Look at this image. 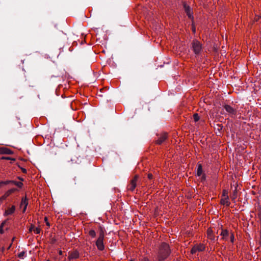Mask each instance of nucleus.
<instances>
[{"mask_svg":"<svg viewBox=\"0 0 261 261\" xmlns=\"http://www.w3.org/2000/svg\"><path fill=\"white\" fill-rule=\"evenodd\" d=\"M79 257V253L77 251H74L69 253V259H76Z\"/></svg>","mask_w":261,"mask_h":261,"instance_id":"4468645a","label":"nucleus"},{"mask_svg":"<svg viewBox=\"0 0 261 261\" xmlns=\"http://www.w3.org/2000/svg\"><path fill=\"white\" fill-rule=\"evenodd\" d=\"M237 188L236 187L235 189L233 191V193H232V195L231 196V198L232 200H234L237 197Z\"/></svg>","mask_w":261,"mask_h":261,"instance_id":"f3484780","label":"nucleus"},{"mask_svg":"<svg viewBox=\"0 0 261 261\" xmlns=\"http://www.w3.org/2000/svg\"><path fill=\"white\" fill-rule=\"evenodd\" d=\"M59 254H60V255H61V254H62V251H61V250H59Z\"/></svg>","mask_w":261,"mask_h":261,"instance_id":"ea45409f","label":"nucleus"},{"mask_svg":"<svg viewBox=\"0 0 261 261\" xmlns=\"http://www.w3.org/2000/svg\"><path fill=\"white\" fill-rule=\"evenodd\" d=\"M138 178V175H135L134 177L130 180L129 185L128 186V189L131 191H133L137 186V181Z\"/></svg>","mask_w":261,"mask_h":261,"instance_id":"0eeeda50","label":"nucleus"},{"mask_svg":"<svg viewBox=\"0 0 261 261\" xmlns=\"http://www.w3.org/2000/svg\"><path fill=\"white\" fill-rule=\"evenodd\" d=\"M56 239L54 238L51 239V240H50V243H54L56 242Z\"/></svg>","mask_w":261,"mask_h":261,"instance_id":"4c0bfd02","label":"nucleus"},{"mask_svg":"<svg viewBox=\"0 0 261 261\" xmlns=\"http://www.w3.org/2000/svg\"><path fill=\"white\" fill-rule=\"evenodd\" d=\"M217 126H218V129L219 130H220L223 128V126L222 124H217Z\"/></svg>","mask_w":261,"mask_h":261,"instance_id":"72a5a7b5","label":"nucleus"},{"mask_svg":"<svg viewBox=\"0 0 261 261\" xmlns=\"http://www.w3.org/2000/svg\"><path fill=\"white\" fill-rule=\"evenodd\" d=\"M46 261H49V259H47Z\"/></svg>","mask_w":261,"mask_h":261,"instance_id":"c03bdc74","label":"nucleus"},{"mask_svg":"<svg viewBox=\"0 0 261 261\" xmlns=\"http://www.w3.org/2000/svg\"><path fill=\"white\" fill-rule=\"evenodd\" d=\"M12 180H6V181H2L0 182V188L2 187L4 185H7L9 184H12Z\"/></svg>","mask_w":261,"mask_h":261,"instance_id":"aec40b11","label":"nucleus"},{"mask_svg":"<svg viewBox=\"0 0 261 261\" xmlns=\"http://www.w3.org/2000/svg\"><path fill=\"white\" fill-rule=\"evenodd\" d=\"M222 196L224 197L226 199H228L229 197L228 196V192L226 190H223L222 192Z\"/></svg>","mask_w":261,"mask_h":261,"instance_id":"5701e85b","label":"nucleus"},{"mask_svg":"<svg viewBox=\"0 0 261 261\" xmlns=\"http://www.w3.org/2000/svg\"><path fill=\"white\" fill-rule=\"evenodd\" d=\"M192 48L196 55V56H199L201 51L202 50V45L197 40H193L192 43Z\"/></svg>","mask_w":261,"mask_h":261,"instance_id":"f03ea898","label":"nucleus"},{"mask_svg":"<svg viewBox=\"0 0 261 261\" xmlns=\"http://www.w3.org/2000/svg\"><path fill=\"white\" fill-rule=\"evenodd\" d=\"M193 119L195 122H197L199 120L200 117L197 113H195L193 115Z\"/></svg>","mask_w":261,"mask_h":261,"instance_id":"b1692460","label":"nucleus"},{"mask_svg":"<svg viewBox=\"0 0 261 261\" xmlns=\"http://www.w3.org/2000/svg\"><path fill=\"white\" fill-rule=\"evenodd\" d=\"M16 190H17L16 189L12 188L7 191L5 194L8 197L12 193H14Z\"/></svg>","mask_w":261,"mask_h":261,"instance_id":"412c9836","label":"nucleus"},{"mask_svg":"<svg viewBox=\"0 0 261 261\" xmlns=\"http://www.w3.org/2000/svg\"><path fill=\"white\" fill-rule=\"evenodd\" d=\"M8 196L5 194L0 198V205L3 202L4 200H5Z\"/></svg>","mask_w":261,"mask_h":261,"instance_id":"a878e982","label":"nucleus"},{"mask_svg":"<svg viewBox=\"0 0 261 261\" xmlns=\"http://www.w3.org/2000/svg\"><path fill=\"white\" fill-rule=\"evenodd\" d=\"M51 115L53 121L56 122L61 117V113L59 111H57L55 108H53L51 110Z\"/></svg>","mask_w":261,"mask_h":261,"instance_id":"6e6552de","label":"nucleus"},{"mask_svg":"<svg viewBox=\"0 0 261 261\" xmlns=\"http://www.w3.org/2000/svg\"><path fill=\"white\" fill-rule=\"evenodd\" d=\"M28 204V199H27V197H25L24 198H22L21 199L20 204V207H22V206H23V208L22 210L23 213H24L25 212Z\"/></svg>","mask_w":261,"mask_h":261,"instance_id":"1a4fd4ad","label":"nucleus"},{"mask_svg":"<svg viewBox=\"0 0 261 261\" xmlns=\"http://www.w3.org/2000/svg\"><path fill=\"white\" fill-rule=\"evenodd\" d=\"M141 261H149V260L147 257H144L142 258Z\"/></svg>","mask_w":261,"mask_h":261,"instance_id":"e433bc0d","label":"nucleus"},{"mask_svg":"<svg viewBox=\"0 0 261 261\" xmlns=\"http://www.w3.org/2000/svg\"><path fill=\"white\" fill-rule=\"evenodd\" d=\"M10 160L15 161V159L11 158V159H10Z\"/></svg>","mask_w":261,"mask_h":261,"instance_id":"58836bf2","label":"nucleus"},{"mask_svg":"<svg viewBox=\"0 0 261 261\" xmlns=\"http://www.w3.org/2000/svg\"><path fill=\"white\" fill-rule=\"evenodd\" d=\"M170 254V249L169 245L166 243H162L160 247L158 256L159 261L164 260L168 257Z\"/></svg>","mask_w":261,"mask_h":261,"instance_id":"f257e3e1","label":"nucleus"},{"mask_svg":"<svg viewBox=\"0 0 261 261\" xmlns=\"http://www.w3.org/2000/svg\"><path fill=\"white\" fill-rule=\"evenodd\" d=\"M44 220H45L46 225L49 226V221H48V218L47 217H45Z\"/></svg>","mask_w":261,"mask_h":261,"instance_id":"7c9ffc66","label":"nucleus"},{"mask_svg":"<svg viewBox=\"0 0 261 261\" xmlns=\"http://www.w3.org/2000/svg\"><path fill=\"white\" fill-rule=\"evenodd\" d=\"M18 179H20V180H22V181H23V178H20V177H18Z\"/></svg>","mask_w":261,"mask_h":261,"instance_id":"79ce46f5","label":"nucleus"},{"mask_svg":"<svg viewBox=\"0 0 261 261\" xmlns=\"http://www.w3.org/2000/svg\"><path fill=\"white\" fill-rule=\"evenodd\" d=\"M6 221H5L4 222H3L2 223V224H1V226H0V233L1 234H3L4 233V230H3V227L4 226V225H5V224L6 223Z\"/></svg>","mask_w":261,"mask_h":261,"instance_id":"4be33fe9","label":"nucleus"},{"mask_svg":"<svg viewBox=\"0 0 261 261\" xmlns=\"http://www.w3.org/2000/svg\"><path fill=\"white\" fill-rule=\"evenodd\" d=\"M25 254V252L24 251H22L18 255V256L19 257V258H22L23 256H24Z\"/></svg>","mask_w":261,"mask_h":261,"instance_id":"c85d7f7f","label":"nucleus"},{"mask_svg":"<svg viewBox=\"0 0 261 261\" xmlns=\"http://www.w3.org/2000/svg\"><path fill=\"white\" fill-rule=\"evenodd\" d=\"M234 236L233 234H231V236H230V241L232 243L233 242V241H234Z\"/></svg>","mask_w":261,"mask_h":261,"instance_id":"c9c22d12","label":"nucleus"},{"mask_svg":"<svg viewBox=\"0 0 261 261\" xmlns=\"http://www.w3.org/2000/svg\"><path fill=\"white\" fill-rule=\"evenodd\" d=\"M12 184L15 185V186H17L18 188H21L23 186L22 182H21L20 181H15L14 180H12Z\"/></svg>","mask_w":261,"mask_h":261,"instance_id":"6ab92c4d","label":"nucleus"},{"mask_svg":"<svg viewBox=\"0 0 261 261\" xmlns=\"http://www.w3.org/2000/svg\"><path fill=\"white\" fill-rule=\"evenodd\" d=\"M183 7L184 9L185 10V12L186 13L187 16L190 19H191L192 20H193V12L192 11V10L190 8V7L186 3H183Z\"/></svg>","mask_w":261,"mask_h":261,"instance_id":"423d86ee","label":"nucleus"},{"mask_svg":"<svg viewBox=\"0 0 261 261\" xmlns=\"http://www.w3.org/2000/svg\"><path fill=\"white\" fill-rule=\"evenodd\" d=\"M197 166H198V168H197V175L198 176H200L202 175V173L203 172L202 166L201 164H198Z\"/></svg>","mask_w":261,"mask_h":261,"instance_id":"2eb2a0df","label":"nucleus"},{"mask_svg":"<svg viewBox=\"0 0 261 261\" xmlns=\"http://www.w3.org/2000/svg\"><path fill=\"white\" fill-rule=\"evenodd\" d=\"M207 235H208V237L211 239V240H213V234H212L211 232L210 231V230H207Z\"/></svg>","mask_w":261,"mask_h":261,"instance_id":"bb28decb","label":"nucleus"},{"mask_svg":"<svg viewBox=\"0 0 261 261\" xmlns=\"http://www.w3.org/2000/svg\"><path fill=\"white\" fill-rule=\"evenodd\" d=\"M0 154H12L13 151L8 148L3 147H0Z\"/></svg>","mask_w":261,"mask_h":261,"instance_id":"9d476101","label":"nucleus"},{"mask_svg":"<svg viewBox=\"0 0 261 261\" xmlns=\"http://www.w3.org/2000/svg\"><path fill=\"white\" fill-rule=\"evenodd\" d=\"M224 108L231 118L236 117L237 113V111L236 109L228 105H225Z\"/></svg>","mask_w":261,"mask_h":261,"instance_id":"20e7f679","label":"nucleus"},{"mask_svg":"<svg viewBox=\"0 0 261 261\" xmlns=\"http://www.w3.org/2000/svg\"><path fill=\"white\" fill-rule=\"evenodd\" d=\"M130 261H134V260H130Z\"/></svg>","mask_w":261,"mask_h":261,"instance_id":"a18cd8bd","label":"nucleus"},{"mask_svg":"<svg viewBox=\"0 0 261 261\" xmlns=\"http://www.w3.org/2000/svg\"><path fill=\"white\" fill-rule=\"evenodd\" d=\"M89 234L92 238H94L96 236V232L94 230H90Z\"/></svg>","mask_w":261,"mask_h":261,"instance_id":"393cba45","label":"nucleus"},{"mask_svg":"<svg viewBox=\"0 0 261 261\" xmlns=\"http://www.w3.org/2000/svg\"><path fill=\"white\" fill-rule=\"evenodd\" d=\"M228 231L227 230H222L220 235L222 236V238L225 239L228 236Z\"/></svg>","mask_w":261,"mask_h":261,"instance_id":"a211bd4d","label":"nucleus"},{"mask_svg":"<svg viewBox=\"0 0 261 261\" xmlns=\"http://www.w3.org/2000/svg\"><path fill=\"white\" fill-rule=\"evenodd\" d=\"M221 204H223V205L226 204V206H229L230 203L228 201V199H226V198H224L223 199H222L221 200Z\"/></svg>","mask_w":261,"mask_h":261,"instance_id":"dca6fc26","label":"nucleus"},{"mask_svg":"<svg viewBox=\"0 0 261 261\" xmlns=\"http://www.w3.org/2000/svg\"><path fill=\"white\" fill-rule=\"evenodd\" d=\"M12 245V243L8 246V249H9Z\"/></svg>","mask_w":261,"mask_h":261,"instance_id":"a19ab883","label":"nucleus"},{"mask_svg":"<svg viewBox=\"0 0 261 261\" xmlns=\"http://www.w3.org/2000/svg\"><path fill=\"white\" fill-rule=\"evenodd\" d=\"M18 167L20 168L21 171L23 173H27V170L25 169V168H23L22 167H20L19 165H18Z\"/></svg>","mask_w":261,"mask_h":261,"instance_id":"c756f323","label":"nucleus"},{"mask_svg":"<svg viewBox=\"0 0 261 261\" xmlns=\"http://www.w3.org/2000/svg\"><path fill=\"white\" fill-rule=\"evenodd\" d=\"M204 249V247L202 245L200 246H194L191 250V252L192 254L195 253L197 251H201Z\"/></svg>","mask_w":261,"mask_h":261,"instance_id":"9b49d317","label":"nucleus"},{"mask_svg":"<svg viewBox=\"0 0 261 261\" xmlns=\"http://www.w3.org/2000/svg\"><path fill=\"white\" fill-rule=\"evenodd\" d=\"M29 231V232L34 231V233L38 234L40 232V229L38 227H35L34 225L31 224L30 227Z\"/></svg>","mask_w":261,"mask_h":261,"instance_id":"f8f14e48","label":"nucleus"},{"mask_svg":"<svg viewBox=\"0 0 261 261\" xmlns=\"http://www.w3.org/2000/svg\"><path fill=\"white\" fill-rule=\"evenodd\" d=\"M15 211V206L14 205H12L11 207L9 208L5 211L4 216H6L9 215H11L14 213Z\"/></svg>","mask_w":261,"mask_h":261,"instance_id":"ddd939ff","label":"nucleus"},{"mask_svg":"<svg viewBox=\"0 0 261 261\" xmlns=\"http://www.w3.org/2000/svg\"><path fill=\"white\" fill-rule=\"evenodd\" d=\"M14 239H15V237L13 238L12 241H13L14 240Z\"/></svg>","mask_w":261,"mask_h":261,"instance_id":"37998d69","label":"nucleus"},{"mask_svg":"<svg viewBox=\"0 0 261 261\" xmlns=\"http://www.w3.org/2000/svg\"><path fill=\"white\" fill-rule=\"evenodd\" d=\"M1 160H10V159H11V157H9V156H2V158H0Z\"/></svg>","mask_w":261,"mask_h":261,"instance_id":"cd10ccee","label":"nucleus"},{"mask_svg":"<svg viewBox=\"0 0 261 261\" xmlns=\"http://www.w3.org/2000/svg\"><path fill=\"white\" fill-rule=\"evenodd\" d=\"M147 177L149 179H151L153 178V175L151 173H148L147 175Z\"/></svg>","mask_w":261,"mask_h":261,"instance_id":"473e14b6","label":"nucleus"},{"mask_svg":"<svg viewBox=\"0 0 261 261\" xmlns=\"http://www.w3.org/2000/svg\"><path fill=\"white\" fill-rule=\"evenodd\" d=\"M103 239H104V233L103 232H101L100 233L98 238L97 239V240L96 242V246H97V248L100 251L103 250L105 248L103 243Z\"/></svg>","mask_w":261,"mask_h":261,"instance_id":"7ed1b4c3","label":"nucleus"},{"mask_svg":"<svg viewBox=\"0 0 261 261\" xmlns=\"http://www.w3.org/2000/svg\"><path fill=\"white\" fill-rule=\"evenodd\" d=\"M205 179H206V176H205V174H204L202 175V176L201 178V180L202 181H203L205 180Z\"/></svg>","mask_w":261,"mask_h":261,"instance_id":"2f4dec72","label":"nucleus"},{"mask_svg":"<svg viewBox=\"0 0 261 261\" xmlns=\"http://www.w3.org/2000/svg\"><path fill=\"white\" fill-rule=\"evenodd\" d=\"M158 138L155 140V143L156 144L161 145L168 138L167 133H163L161 134H157Z\"/></svg>","mask_w":261,"mask_h":261,"instance_id":"39448f33","label":"nucleus"},{"mask_svg":"<svg viewBox=\"0 0 261 261\" xmlns=\"http://www.w3.org/2000/svg\"><path fill=\"white\" fill-rule=\"evenodd\" d=\"M192 31L194 33H195L196 32V28L195 27V25L193 24V23L192 24Z\"/></svg>","mask_w":261,"mask_h":261,"instance_id":"f704fd0d","label":"nucleus"}]
</instances>
